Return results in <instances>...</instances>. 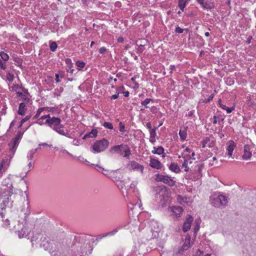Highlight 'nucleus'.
<instances>
[{
    "mask_svg": "<svg viewBox=\"0 0 256 256\" xmlns=\"http://www.w3.org/2000/svg\"><path fill=\"white\" fill-rule=\"evenodd\" d=\"M172 216L174 219H178L181 216L183 212L182 208L179 206H172L170 208Z\"/></svg>",
    "mask_w": 256,
    "mask_h": 256,
    "instance_id": "1a4fd4ad",
    "label": "nucleus"
},
{
    "mask_svg": "<svg viewBox=\"0 0 256 256\" xmlns=\"http://www.w3.org/2000/svg\"><path fill=\"white\" fill-rule=\"evenodd\" d=\"M110 152H116L127 158H128L130 154V148L126 144L114 146L110 148Z\"/></svg>",
    "mask_w": 256,
    "mask_h": 256,
    "instance_id": "7ed1b4c3",
    "label": "nucleus"
},
{
    "mask_svg": "<svg viewBox=\"0 0 256 256\" xmlns=\"http://www.w3.org/2000/svg\"><path fill=\"white\" fill-rule=\"evenodd\" d=\"M155 180L156 182H162L170 186L175 185L176 182L168 176H164L158 174H155Z\"/></svg>",
    "mask_w": 256,
    "mask_h": 256,
    "instance_id": "0eeeda50",
    "label": "nucleus"
},
{
    "mask_svg": "<svg viewBox=\"0 0 256 256\" xmlns=\"http://www.w3.org/2000/svg\"><path fill=\"white\" fill-rule=\"evenodd\" d=\"M156 128L150 130V137H151V138H155L156 137Z\"/></svg>",
    "mask_w": 256,
    "mask_h": 256,
    "instance_id": "37998d69",
    "label": "nucleus"
},
{
    "mask_svg": "<svg viewBox=\"0 0 256 256\" xmlns=\"http://www.w3.org/2000/svg\"><path fill=\"white\" fill-rule=\"evenodd\" d=\"M30 162H29V163L28 164V168H30L31 167H32V165L34 164V162H33L32 160H28Z\"/></svg>",
    "mask_w": 256,
    "mask_h": 256,
    "instance_id": "6e6d98bb",
    "label": "nucleus"
},
{
    "mask_svg": "<svg viewBox=\"0 0 256 256\" xmlns=\"http://www.w3.org/2000/svg\"><path fill=\"white\" fill-rule=\"evenodd\" d=\"M0 68L3 70H5L6 68V62H3L2 60H1L0 58Z\"/></svg>",
    "mask_w": 256,
    "mask_h": 256,
    "instance_id": "a19ab883",
    "label": "nucleus"
},
{
    "mask_svg": "<svg viewBox=\"0 0 256 256\" xmlns=\"http://www.w3.org/2000/svg\"><path fill=\"white\" fill-rule=\"evenodd\" d=\"M194 110H192L188 112V116L191 117L194 115Z\"/></svg>",
    "mask_w": 256,
    "mask_h": 256,
    "instance_id": "e2e57ef3",
    "label": "nucleus"
},
{
    "mask_svg": "<svg viewBox=\"0 0 256 256\" xmlns=\"http://www.w3.org/2000/svg\"><path fill=\"white\" fill-rule=\"evenodd\" d=\"M150 141L151 142H152V143H154V142H156V138H151V137H150Z\"/></svg>",
    "mask_w": 256,
    "mask_h": 256,
    "instance_id": "0e129e2a",
    "label": "nucleus"
},
{
    "mask_svg": "<svg viewBox=\"0 0 256 256\" xmlns=\"http://www.w3.org/2000/svg\"><path fill=\"white\" fill-rule=\"evenodd\" d=\"M226 144V150L228 151L226 154L228 156L230 157L232 155L233 151L236 148V145L234 142L232 140L228 141Z\"/></svg>",
    "mask_w": 256,
    "mask_h": 256,
    "instance_id": "ddd939ff",
    "label": "nucleus"
},
{
    "mask_svg": "<svg viewBox=\"0 0 256 256\" xmlns=\"http://www.w3.org/2000/svg\"><path fill=\"white\" fill-rule=\"evenodd\" d=\"M98 130L96 129H92L90 132L86 134L83 137V139L85 140L88 138H96L97 136Z\"/></svg>",
    "mask_w": 256,
    "mask_h": 256,
    "instance_id": "5701e85b",
    "label": "nucleus"
},
{
    "mask_svg": "<svg viewBox=\"0 0 256 256\" xmlns=\"http://www.w3.org/2000/svg\"><path fill=\"white\" fill-rule=\"evenodd\" d=\"M177 200L179 204L184 206L188 205V203L191 202L190 198L183 197L180 195L177 196Z\"/></svg>",
    "mask_w": 256,
    "mask_h": 256,
    "instance_id": "6ab92c4d",
    "label": "nucleus"
},
{
    "mask_svg": "<svg viewBox=\"0 0 256 256\" xmlns=\"http://www.w3.org/2000/svg\"><path fill=\"white\" fill-rule=\"evenodd\" d=\"M202 168H203L202 164L198 166V172L199 173L201 172Z\"/></svg>",
    "mask_w": 256,
    "mask_h": 256,
    "instance_id": "052dcab7",
    "label": "nucleus"
},
{
    "mask_svg": "<svg viewBox=\"0 0 256 256\" xmlns=\"http://www.w3.org/2000/svg\"><path fill=\"white\" fill-rule=\"evenodd\" d=\"M190 240L191 239L190 236L189 235H187L186 236V238L184 240V244H182V252L186 250L190 247Z\"/></svg>",
    "mask_w": 256,
    "mask_h": 256,
    "instance_id": "a211bd4d",
    "label": "nucleus"
},
{
    "mask_svg": "<svg viewBox=\"0 0 256 256\" xmlns=\"http://www.w3.org/2000/svg\"><path fill=\"white\" fill-rule=\"evenodd\" d=\"M150 166L152 168L157 170H159L162 168V164L160 162L159 160L154 158L150 159Z\"/></svg>",
    "mask_w": 256,
    "mask_h": 256,
    "instance_id": "aec40b11",
    "label": "nucleus"
},
{
    "mask_svg": "<svg viewBox=\"0 0 256 256\" xmlns=\"http://www.w3.org/2000/svg\"><path fill=\"white\" fill-rule=\"evenodd\" d=\"M118 232V230L117 229H115L111 232H107L106 234H104L102 236H100V238H104L106 236H112V235H114L116 232Z\"/></svg>",
    "mask_w": 256,
    "mask_h": 256,
    "instance_id": "72a5a7b5",
    "label": "nucleus"
},
{
    "mask_svg": "<svg viewBox=\"0 0 256 256\" xmlns=\"http://www.w3.org/2000/svg\"><path fill=\"white\" fill-rule=\"evenodd\" d=\"M16 97L20 100H22V103L32 104V101L28 96L20 92H16Z\"/></svg>",
    "mask_w": 256,
    "mask_h": 256,
    "instance_id": "2eb2a0df",
    "label": "nucleus"
},
{
    "mask_svg": "<svg viewBox=\"0 0 256 256\" xmlns=\"http://www.w3.org/2000/svg\"><path fill=\"white\" fill-rule=\"evenodd\" d=\"M210 256V254H207L204 256L203 252L200 250H198L194 255V256Z\"/></svg>",
    "mask_w": 256,
    "mask_h": 256,
    "instance_id": "ea45409f",
    "label": "nucleus"
},
{
    "mask_svg": "<svg viewBox=\"0 0 256 256\" xmlns=\"http://www.w3.org/2000/svg\"><path fill=\"white\" fill-rule=\"evenodd\" d=\"M104 126L106 128L112 130L113 128L112 124L111 122H104L103 124Z\"/></svg>",
    "mask_w": 256,
    "mask_h": 256,
    "instance_id": "c9c22d12",
    "label": "nucleus"
},
{
    "mask_svg": "<svg viewBox=\"0 0 256 256\" xmlns=\"http://www.w3.org/2000/svg\"><path fill=\"white\" fill-rule=\"evenodd\" d=\"M192 221L193 218L190 215L188 214L186 216V220L182 226V230L184 232H186L190 230Z\"/></svg>",
    "mask_w": 256,
    "mask_h": 256,
    "instance_id": "9b49d317",
    "label": "nucleus"
},
{
    "mask_svg": "<svg viewBox=\"0 0 256 256\" xmlns=\"http://www.w3.org/2000/svg\"><path fill=\"white\" fill-rule=\"evenodd\" d=\"M144 44H140L139 46H138V50L140 52H142L143 51V48H142L144 47Z\"/></svg>",
    "mask_w": 256,
    "mask_h": 256,
    "instance_id": "13d9d810",
    "label": "nucleus"
},
{
    "mask_svg": "<svg viewBox=\"0 0 256 256\" xmlns=\"http://www.w3.org/2000/svg\"><path fill=\"white\" fill-rule=\"evenodd\" d=\"M56 82H60V80H59V74H56Z\"/></svg>",
    "mask_w": 256,
    "mask_h": 256,
    "instance_id": "bf43d9fd",
    "label": "nucleus"
},
{
    "mask_svg": "<svg viewBox=\"0 0 256 256\" xmlns=\"http://www.w3.org/2000/svg\"><path fill=\"white\" fill-rule=\"evenodd\" d=\"M187 128H188V127H185V128H184V130H180V132H179V134H180V140H184L186 138V136H187V133H186Z\"/></svg>",
    "mask_w": 256,
    "mask_h": 256,
    "instance_id": "a878e982",
    "label": "nucleus"
},
{
    "mask_svg": "<svg viewBox=\"0 0 256 256\" xmlns=\"http://www.w3.org/2000/svg\"><path fill=\"white\" fill-rule=\"evenodd\" d=\"M128 168L130 170L140 171L142 174L144 172V167L135 161H130L128 164Z\"/></svg>",
    "mask_w": 256,
    "mask_h": 256,
    "instance_id": "6e6552de",
    "label": "nucleus"
},
{
    "mask_svg": "<svg viewBox=\"0 0 256 256\" xmlns=\"http://www.w3.org/2000/svg\"><path fill=\"white\" fill-rule=\"evenodd\" d=\"M108 141L103 138L102 140H97L92 146V150L95 152H100L105 150L108 146Z\"/></svg>",
    "mask_w": 256,
    "mask_h": 256,
    "instance_id": "39448f33",
    "label": "nucleus"
},
{
    "mask_svg": "<svg viewBox=\"0 0 256 256\" xmlns=\"http://www.w3.org/2000/svg\"><path fill=\"white\" fill-rule=\"evenodd\" d=\"M169 168L170 170L176 173H178L180 171V167L178 166V164L174 162L171 163L170 165L169 166Z\"/></svg>",
    "mask_w": 256,
    "mask_h": 256,
    "instance_id": "b1692460",
    "label": "nucleus"
},
{
    "mask_svg": "<svg viewBox=\"0 0 256 256\" xmlns=\"http://www.w3.org/2000/svg\"><path fill=\"white\" fill-rule=\"evenodd\" d=\"M227 198L222 194L214 196L210 198V202L215 207L225 206L228 204Z\"/></svg>",
    "mask_w": 256,
    "mask_h": 256,
    "instance_id": "20e7f679",
    "label": "nucleus"
},
{
    "mask_svg": "<svg viewBox=\"0 0 256 256\" xmlns=\"http://www.w3.org/2000/svg\"><path fill=\"white\" fill-rule=\"evenodd\" d=\"M18 138L16 137L14 138L11 142L9 144L10 150L14 154L18 145Z\"/></svg>",
    "mask_w": 256,
    "mask_h": 256,
    "instance_id": "dca6fc26",
    "label": "nucleus"
},
{
    "mask_svg": "<svg viewBox=\"0 0 256 256\" xmlns=\"http://www.w3.org/2000/svg\"><path fill=\"white\" fill-rule=\"evenodd\" d=\"M46 117H48V118L45 121V123L50 128L61 135L70 136L68 133L64 132V126L60 124L61 120L60 118L54 116L51 117L50 114H46L44 118Z\"/></svg>",
    "mask_w": 256,
    "mask_h": 256,
    "instance_id": "f03ea898",
    "label": "nucleus"
},
{
    "mask_svg": "<svg viewBox=\"0 0 256 256\" xmlns=\"http://www.w3.org/2000/svg\"><path fill=\"white\" fill-rule=\"evenodd\" d=\"M187 158H184V162L183 164H182V166L183 168H184V171L187 172L188 171V162H187Z\"/></svg>",
    "mask_w": 256,
    "mask_h": 256,
    "instance_id": "e433bc0d",
    "label": "nucleus"
},
{
    "mask_svg": "<svg viewBox=\"0 0 256 256\" xmlns=\"http://www.w3.org/2000/svg\"><path fill=\"white\" fill-rule=\"evenodd\" d=\"M92 166H96V168H98V170H99L100 172L103 174H104V176H110V174H111V171H110V170H106L104 169V168L96 164H91Z\"/></svg>",
    "mask_w": 256,
    "mask_h": 256,
    "instance_id": "4be33fe9",
    "label": "nucleus"
},
{
    "mask_svg": "<svg viewBox=\"0 0 256 256\" xmlns=\"http://www.w3.org/2000/svg\"><path fill=\"white\" fill-rule=\"evenodd\" d=\"M76 65L80 68H84L85 63L82 61L78 60L76 62Z\"/></svg>",
    "mask_w": 256,
    "mask_h": 256,
    "instance_id": "58836bf2",
    "label": "nucleus"
},
{
    "mask_svg": "<svg viewBox=\"0 0 256 256\" xmlns=\"http://www.w3.org/2000/svg\"><path fill=\"white\" fill-rule=\"evenodd\" d=\"M194 156H195V152H192V154L190 155L191 158H192V160H195V158H194Z\"/></svg>",
    "mask_w": 256,
    "mask_h": 256,
    "instance_id": "338daca9",
    "label": "nucleus"
},
{
    "mask_svg": "<svg viewBox=\"0 0 256 256\" xmlns=\"http://www.w3.org/2000/svg\"><path fill=\"white\" fill-rule=\"evenodd\" d=\"M16 232H17L19 238H23L25 236L26 231V226L22 222L18 223L17 226H15Z\"/></svg>",
    "mask_w": 256,
    "mask_h": 256,
    "instance_id": "9d476101",
    "label": "nucleus"
},
{
    "mask_svg": "<svg viewBox=\"0 0 256 256\" xmlns=\"http://www.w3.org/2000/svg\"><path fill=\"white\" fill-rule=\"evenodd\" d=\"M184 30L181 28H180L179 26H177L176 28V33H178V34H182L184 32Z\"/></svg>",
    "mask_w": 256,
    "mask_h": 256,
    "instance_id": "c03bdc74",
    "label": "nucleus"
},
{
    "mask_svg": "<svg viewBox=\"0 0 256 256\" xmlns=\"http://www.w3.org/2000/svg\"><path fill=\"white\" fill-rule=\"evenodd\" d=\"M154 238H158L162 229V226L156 220H150L149 223Z\"/></svg>",
    "mask_w": 256,
    "mask_h": 256,
    "instance_id": "423d86ee",
    "label": "nucleus"
},
{
    "mask_svg": "<svg viewBox=\"0 0 256 256\" xmlns=\"http://www.w3.org/2000/svg\"><path fill=\"white\" fill-rule=\"evenodd\" d=\"M153 102V100L151 98H146L145 100L142 101L141 102V104L144 106L145 108H148V104L150 103V102Z\"/></svg>",
    "mask_w": 256,
    "mask_h": 256,
    "instance_id": "c756f323",
    "label": "nucleus"
},
{
    "mask_svg": "<svg viewBox=\"0 0 256 256\" xmlns=\"http://www.w3.org/2000/svg\"><path fill=\"white\" fill-rule=\"evenodd\" d=\"M0 56L4 62L8 61L9 59L8 54L4 52H0Z\"/></svg>",
    "mask_w": 256,
    "mask_h": 256,
    "instance_id": "7c9ffc66",
    "label": "nucleus"
},
{
    "mask_svg": "<svg viewBox=\"0 0 256 256\" xmlns=\"http://www.w3.org/2000/svg\"><path fill=\"white\" fill-rule=\"evenodd\" d=\"M73 144L76 146H78L80 144V142L78 140H74Z\"/></svg>",
    "mask_w": 256,
    "mask_h": 256,
    "instance_id": "680f3d73",
    "label": "nucleus"
},
{
    "mask_svg": "<svg viewBox=\"0 0 256 256\" xmlns=\"http://www.w3.org/2000/svg\"><path fill=\"white\" fill-rule=\"evenodd\" d=\"M31 117V115L26 116L24 118H22L20 122V125L19 128H20L22 125L26 121L28 120Z\"/></svg>",
    "mask_w": 256,
    "mask_h": 256,
    "instance_id": "4c0bfd02",
    "label": "nucleus"
},
{
    "mask_svg": "<svg viewBox=\"0 0 256 256\" xmlns=\"http://www.w3.org/2000/svg\"><path fill=\"white\" fill-rule=\"evenodd\" d=\"M66 64H68V66H72V64L71 60L70 58H66Z\"/></svg>",
    "mask_w": 256,
    "mask_h": 256,
    "instance_id": "49530a36",
    "label": "nucleus"
},
{
    "mask_svg": "<svg viewBox=\"0 0 256 256\" xmlns=\"http://www.w3.org/2000/svg\"><path fill=\"white\" fill-rule=\"evenodd\" d=\"M68 68L67 69V72H69L70 73H72L74 71V70L72 68V66H68Z\"/></svg>",
    "mask_w": 256,
    "mask_h": 256,
    "instance_id": "603ef678",
    "label": "nucleus"
},
{
    "mask_svg": "<svg viewBox=\"0 0 256 256\" xmlns=\"http://www.w3.org/2000/svg\"><path fill=\"white\" fill-rule=\"evenodd\" d=\"M37 150H38V148H35V149H32L28 152V156H27L28 160H32L35 154V153L36 152Z\"/></svg>",
    "mask_w": 256,
    "mask_h": 256,
    "instance_id": "cd10ccee",
    "label": "nucleus"
},
{
    "mask_svg": "<svg viewBox=\"0 0 256 256\" xmlns=\"http://www.w3.org/2000/svg\"><path fill=\"white\" fill-rule=\"evenodd\" d=\"M6 78L8 79V80L10 82H12L14 80V74L8 72V74H7V76H6Z\"/></svg>",
    "mask_w": 256,
    "mask_h": 256,
    "instance_id": "79ce46f5",
    "label": "nucleus"
},
{
    "mask_svg": "<svg viewBox=\"0 0 256 256\" xmlns=\"http://www.w3.org/2000/svg\"><path fill=\"white\" fill-rule=\"evenodd\" d=\"M10 162V160L6 158L5 160H3L0 164V177L2 175V174L5 172V171L8 168Z\"/></svg>",
    "mask_w": 256,
    "mask_h": 256,
    "instance_id": "4468645a",
    "label": "nucleus"
},
{
    "mask_svg": "<svg viewBox=\"0 0 256 256\" xmlns=\"http://www.w3.org/2000/svg\"><path fill=\"white\" fill-rule=\"evenodd\" d=\"M49 146V147L52 146V145H50V144H48L47 143H46V142H43V143H41V144H39V146Z\"/></svg>",
    "mask_w": 256,
    "mask_h": 256,
    "instance_id": "4d7b16f0",
    "label": "nucleus"
},
{
    "mask_svg": "<svg viewBox=\"0 0 256 256\" xmlns=\"http://www.w3.org/2000/svg\"><path fill=\"white\" fill-rule=\"evenodd\" d=\"M146 128L150 130H153L154 128H152V125H151V124L150 122H147L146 124Z\"/></svg>",
    "mask_w": 256,
    "mask_h": 256,
    "instance_id": "3c124183",
    "label": "nucleus"
},
{
    "mask_svg": "<svg viewBox=\"0 0 256 256\" xmlns=\"http://www.w3.org/2000/svg\"><path fill=\"white\" fill-rule=\"evenodd\" d=\"M118 42H123V41H124V38H122V37H120V38H118Z\"/></svg>",
    "mask_w": 256,
    "mask_h": 256,
    "instance_id": "69168bd1",
    "label": "nucleus"
},
{
    "mask_svg": "<svg viewBox=\"0 0 256 256\" xmlns=\"http://www.w3.org/2000/svg\"><path fill=\"white\" fill-rule=\"evenodd\" d=\"M46 116V115H44L43 116H42L40 118H39L38 120L36 121V123L42 126V124H46L45 123V122H44L43 120H46L48 118V117L44 118V116Z\"/></svg>",
    "mask_w": 256,
    "mask_h": 256,
    "instance_id": "c85d7f7f",
    "label": "nucleus"
},
{
    "mask_svg": "<svg viewBox=\"0 0 256 256\" xmlns=\"http://www.w3.org/2000/svg\"><path fill=\"white\" fill-rule=\"evenodd\" d=\"M252 152L250 151V146L246 145L244 146V154L242 155L244 160H248L252 156Z\"/></svg>",
    "mask_w": 256,
    "mask_h": 256,
    "instance_id": "f3484780",
    "label": "nucleus"
},
{
    "mask_svg": "<svg viewBox=\"0 0 256 256\" xmlns=\"http://www.w3.org/2000/svg\"><path fill=\"white\" fill-rule=\"evenodd\" d=\"M118 95H119L118 93L116 94H114V95L112 96L110 98L111 99H114V100L116 99V98H118Z\"/></svg>",
    "mask_w": 256,
    "mask_h": 256,
    "instance_id": "5fc2aeb1",
    "label": "nucleus"
},
{
    "mask_svg": "<svg viewBox=\"0 0 256 256\" xmlns=\"http://www.w3.org/2000/svg\"><path fill=\"white\" fill-rule=\"evenodd\" d=\"M50 50L52 52H54L56 50L58 46L56 42H53L50 43Z\"/></svg>",
    "mask_w": 256,
    "mask_h": 256,
    "instance_id": "f704fd0d",
    "label": "nucleus"
},
{
    "mask_svg": "<svg viewBox=\"0 0 256 256\" xmlns=\"http://www.w3.org/2000/svg\"><path fill=\"white\" fill-rule=\"evenodd\" d=\"M106 50V49L104 47H102L100 48L99 52L101 54H104Z\"/></svg>",
    "mask_w": 256,
    "mask_h": 256,
    "instance_id": "8fccbe9b",
    "label": "nucleus"
},
{
    "mask_svg": "<svg viewBox=\"0 0 256 256\" xmlns=\"http://www.w3.org/2000/svg\"><path fill=\"white\" fill-rule=\"evenodd\" d=\"M186 2L185 0H180L178 2V6L180 8L182 11H184V10L186 6Z\"/></svg>",
    "mask_w": 256,
    "mask_h": 256,
    "instance_id": "2f4dec72",
    "label": "nucleus"
},
{
    "mask_svg": "<svg viewBox=\"0 0 256 256\" xmlns=\"http://www.w3.org/2000/svg\"><path fill=\"white\" fill-rule=\"evenodd\" d=\"M170 73L172 74V72L176 70V66L174 65H171L170 66Z\"/></svg>",
    "mask_w": 256,
    "mask_h": 256,
    "instance_id": "09e8293b",
    "label": "nucleus"
},
{
    "mask_svg": "<svg viewBox=\"0 0 256 256\" xmlns=\"http://www.w3.org/2000/svg\"><path fill=\"white\" fill-rule=\"evenodd\" d=\"M216 122H217L216 117V116H214V122H213V123L214 124H216Z\"/></svg>",
    "mask_w": 256,
    "mask_h": 256,
    "instance_id": "774afa93",
    "label": "nucleus"
},
{
    "mask_svg": "<svg viewBox=\"0 0 256 256\" xmlns=\"http://www.w3.org/2000/svg\"><path fill=\"white\" fill-rule=\"evenodd\" d=\"M137 184V182H132L130 185V188H135Z\"/></svg>",
    "mask_w": 256,
    "mask_h": 256,
    "instance_id": "de8ad7c7",
    "label": "nucleus"
},
{
    "mask_svg": "<svg viewBox=\"0 0 256 256\" xmlns=\"http://www.w3.org/2000/svg\"><path fill=\"white\" fill-rule=\"evenodd\" d=\"M210 141V138H206L204 141H203V147L204 148L206 146V144L208 143V142Z\"/></svg>",
    "mask_w": 256,
    "mask_h": 256,
    "instance_id": "864d4df0",
    "label": "nucleus"
},
{
    "mask_svg": "<svg viewBox=\"0 0 256 256\" xmlns=\"http://www.w3.org/2000/svg\"><path fill=\"white\" fill-rule=\"evenodd\" d=\"M26 104H25V103H20L18 110V114L21 116H24L27 110V106Z\"/></svg>",
    "mask_w": 256,
    "mask_h": 256,
    "instance_id": "412c9836",
    "label": "nucleus"
},
{
    "mask_svg": "<svg viewBox=\"0 0 256 256\" xmlns=\"http://www.w3.org/2000/svg\"><path fill=\"white\" fill-rule=\"evenodd\" d=\"M220 107L222 108L223 110H226L228 114L232 112V110H234L233 108H228L222 104H220Z\"/></svg>",
    "mask_w": 256,
    "mask_h": 256,
    "instance_id": "473e14b6",
    "label": "nucleus"
},
{
    "mask_svg": "<svg viewBox=\"0 0 256 256\" xmlns=\"http://www.w3.org/2000/svg\"><path fill=\"white\" fill-rule=\"evenodd\" d=\"M164 148L162 146H159L158 148L154 147V150H152V152L154 154H160L164 153Z\"/></svg>",
    "mask_w": 256,
    "mask_h": 256,
    "instance_id": "bb28decb",
    "label": "nucleus"
},
{
    "mask_svg": "<svg viewBox=\"0 0 256 256\" xmlns=\"http://www.w3.org/2000/svg\"><path fill=\"white\" fill-rule=\"evenodd\" d=\"M204 8L212 9L214 7L213 2L208 0H196Z\"/></svg>",
    "mask_w": 256,
    "mask_h": 256,
    "instance_id": "f8f14e48",
    "label": "nucleus"
},
{
    "mask_svg": "<svg viewBox=\"0 0 256 256\" xmlns=\"http://www.w3.org/2000/svg\"><path fill=\"white\" fill-rule=\"evenodd\" d=\"M45 110V108H39L37 112H36V114L39 116L40 115V114L42 112H43L44 110Z\"/></svg>",
    "mask_w": 256,
    "mask_h": 256,
    "instance_id": "a18cd8bd",
    "label": "nucleus"
},
{
    "mask_svg": "<svg viewBox=\"0 0 256 256\" xmlns=\"http://www.w3.org/2000/svg\"><path fill=\"white\" fill-rule=\"evenodd\" d=\"M192 152V150L189 148H186L184 152L182 153V156L184 158H187L190 159L191 158V156L189 154V153H190Z\"/></svg>",
    "mask_w": 256,
    "mask_h": 256,
    "instance_id": "393cba45",
    "label": "nucleus"
},
{
    "mask_svg": "<svg viewBox=\"0 0 256 256\" xmlns=\"http://www.w3.org/2000/svg\"><path fill=\"white\" fill-rule=\"evenodd\" d=\"M13 186L10 179H6L0 188V197L2 200V204L5 206L10 207L12 206L14 194L12 192Z\"/></svg>",
    "mask_w": 256,
    "mask_h": 256,
    "instance_id": "f257e3e1",
    "label": "nucleus"
}]
</instances>
